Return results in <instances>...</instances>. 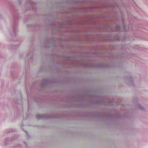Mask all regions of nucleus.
<instances>
[{"label": "nucleus", "instance_id": "1", "mask_svg": "<svg viewBox=\"0 0 148 148\" xmlns=\"http://www.w3.org/2000/svg\"><path fill=\"white\" fill-rule=\"evenodd\" d=\"M44 117L43 115L42 114H39L37 116V117L38 118H42Z\"/></svg>", "mask_w": 148, "mask_h": 148}]
</instances>
